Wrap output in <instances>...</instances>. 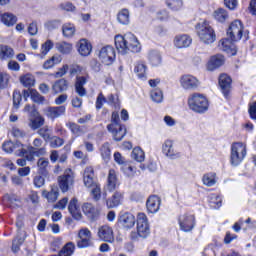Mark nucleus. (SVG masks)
I'll return each mask as SVG.
<instances>
[{
    "label": "nucleus",
    "instance_id": "1",
    "mask_svg": "<svg viewBox=\"0 0 256 256\" xmlns=\"http://www.w3.org/2000/svg\"><path fill=\"white\" fill-rule=\"evenodd\" d=\"M227 36L229 39H222L219 42V48L228 55H237V48L231 41H241V37H243V23L240 20L233 21L228 30Z\"/></svg>",
    "mask_w": 256,
    "mask_h": 256
},
{
    "label": "nucleus",
    "instance_id": "2",
    "mask_svg": "<svg viewBox=\"0 0 256 256\" xmlns=\"http://www.w3.org/2000/svg\"><path fill=\"white\" fill-rule=\"evenodd\" d=\"M115 47L121 55H127L129 51L132 53H141V43L133 33L118 34L114 38Z\"/></svg>",
    "mask_w": 256,
    "mask_h": 256
},
{
    "label": "nucleus",
    "instance_id": "3",
    "mask_svg": "<svg viewBox=\"0 0 256 256\" xmlns=\"http://www.w3.org/2000/svg\"><path fill=\"white\" fill-rule=\"evenodd\" d=\"M196 29L197 35L202 43L205 45L215 43L217 35L215 34L213 27H211V24H209V21L204 20L203 22H199Z\"/></svg>",
    "mask_w": 256,
    "mask_h": 256
},
{
    "label": "nucleus",
    "instance_id": "4",
    "mask_svg": "<svg viewBox=\"0 0 256 256\" xmlns=\"http://www.w3.org/2000/svg\"><path fill=\"white\" fill-rule=\"evenodd\" d=\"M107 130L113 135L114 141H121L127 135V128L121 125L119 113H112L111 123L107 126Z\"/></svg>",
    "mask_w": 256,
    "mask_h": 256
},
{
    "label": "nucleus",
    "instance_id": "5",
    "mask_svg": "<svg viewBox=\"0 0 256 256\" xmlns=\"http://www.w3.org/2000/svg\"><path fill=\"white\" fill-rule=\"evenodd\" d=\"M151 233L149 228V221L147 220V215L145 213H138L137 215V232H131L130 237L133 241H137L139 237L142 239H147Z\"/></svg>",
    "mask_w": 256,
    "mask_h": 256
},
{
    "label": "nucleus",
    "instance_id": "6",
    "mask_svg": "<svg viewBox=\"0 0 256 256\" xmlns=\"http://www.w3.org/2000/svg\"><path fill=\"white\" fill-rule=\"evenodd\" d=\"M188 105L195 113H205L209 109L207 97L201 93H193L188 97Z\"/></svg>",
    "mask_w": 256,
    "mask_h": 256
},
{
    "label": "nucleus",
    "instance_id": "7",
    "mask_svg": "<svg viewBox=\"0 0 256 256\" xmlns=\"http://www.w3.org/2000/svg\"><path fill=\"white\" fill-rule=\"evenodd\" d=\"M245 155H247V146H245V144L241 142L232 144L230 156L231 165L237 167V165L245 159Z\"/></svg>",
    "mask_w": 256,
    "mask_h": 256
},
{
    "label": "nucleus",
    "instance_id": "8",
    "mask_svg": "<svg viewBox=\"0 0 256 256\" xmlns=\"http://www.w3.org/2000/svg\"><path fill=\"white\" fill-rule=\"evenodd\" d=\"M77 247L78 249L93 247V235L91 234V230L88 228H81L78 231Z\"/></svg>",
    "mask_w": 256,
    "mask_h": 256
},
{
    "label": "nucleus",
    "instance_id": "9",
    "mask_svg": "<svg viewBox=\"0 0 256 256\" xmlns=\"http://www.w3.org/2000/svg\"><path fill=\"white\" fill-rule=\"evenodd\" d=\"M73 183H75V174L71 169H66L64 174L58 177V185L62 193H67L70 187H73Z\"/></svg>",
    "mask_w": 256,
    "mask_h": 256
},
{
    "label": "nucleus",
    "instance_id": "10",
    "mask_svg": "<svg viewBox=\"0 0 256 256\" xmlns=\"http://www.w3.org/2000/svg\"><path fill=\"white\" fill-rule=\"evenodd\" d=\"M201 81L191 74H184L180 77V86L184 91H195L199 89Z\"/></svg>",
    "mask_w": 256,
    "mask_h": 256
},
{
    "label": "nucleus",
    "instance_id": "11",
    "mask_svg": "<svg viewBox=\"0 0 256 256\" xmlns=\"http://www.w3.org/2000/svg\"><path fill=\"white\" fill-rule=\"evenodd\" d=\"M43 145V140L41 138H36L33 141V146H28L29 155L26 156L27 161H35V157H41V155H45V148H41Z\"/></svg>",
    "mask_w": 256,
    "mask_h": 256
},
{
    "label": "nucleus",
    "instance_id": "12",
    "mask_svg": "<svg viewBox=\"0 0 256 256\" xmlns=\"http://www.w3.org/2000/svg\"><path fill=\"white\" fill-rule=\"evenodd\" d=\"M115 57V48L113 46L102 47L99 51V59L104 65H113Z\"/></svg>",
    "mask_w": 256,
    "mask_h": 256
},
{
    "label": "nucleus",
    "instance_id": "13",
    "mask_svg": "<svg viewBox=\"0 0 256 256\" xmlns=\"http://www.w3.org/2000/svg\"><path fill=\"white\" fill-rule=\"evenodd\" d=\"M179 225L182 231L189 233L195 227V216L191 214H184L179 217Z\"/></svg>",
    "mask_w": 256,
    "mask_h": 256
},
{
    "label": "nucleus",
    "instance_id": "14",
    "mask_svg": "<svg viewBox=\"0 0 256 256\" xmlns=\"http://www.w3.org/2000/svg\"><path fill=\"white\" fill-rule=\"evenodd\" d=\"M98 237L100 241H104L105 243H113L115 241L113 228L108 225L101 226L98 229Z\"/></svg>",
    "mask_w": 256,
    "mask_h": 256
},
{
    "label": "nucleus",
    "instance_id": "15",
    "mask_svg": "<svg viewBox=\"0 0 256 256\" xmlns=\"http://www.w3.org/2000/svg\"><path fill=\"white\" fill-rule=\"evenodd\" d=\"M191 43H193V38L187 34H178L173 40L176 49H187V47H191Z\"/></svg>",
    "mask_w": 256,
    "mask_h": 256
},
{
    "label": "nucleus",
    "instance_id": "16",
    "mask_svg": "<svg viewBox=\"0 0 256 256\" xmlns=\"http://www.w3.org/2000/svg\"><path fill=\"white\" fill-rule=\"evenodd\" d=\"M223 65H225V56L216 54L210 57L206 69L207 71H215L216 69H219V67H223Z\"/></svg>",
    "mask_w": 256,
    "mask_h": 256
},
{
    "label": "nucleus",
    "instance_id": "17",
    "mask_svg": "<svg viewBox=\"0 0 256 256\" xmlns=\"http://www.w3.org/2000/svg\"><path fill=\"white\" fill-rule=\"evenodd\" d=\"M162 151L166 157L170 159H177L179 157V152L175 150V145L173 144V140H166L162 145Z\"/></svg>",
    "mask_w": 256,
    "mask_h": 256
},
{
    "label": "nucleus",
    "instance_id": "18",
    "mask_svg": "<svg viewBox=\"0 0 256 256\" xmlns=\"http://www.w3.org/2000/svg\"><path fill=\"white\" fill-rule=\"evenodd\" d=\"M68 211L72 215L73 219H76V221H81V217H83V215L81 214V206L76 198H73L70 201Z\"/></svg>",
    "mask_w": 256,
    "mask_h": 256
},
{
    "label": "nucleus",
    "instance_id": "19",
    "mask_svg": "<svg viewBox=\"0 0 256 256\" xmlns=\"http://www.w3.org/2000/svg\"><path fill=\"white\" fill-rule=\"evenodd\" d=\"M135 222V216L131 213H124L119 218V223L124 229H133Z\"/></svg>",
    "mask_w": 256,
    "mask_h": 256
},
{
    "label": "nucleus",
    "instance_id": "20",
    "mask_svg": "<svg viewBox=\"0 0 256 256\" xmlns=\"http://www.w3.org/2000/svg\"><path fill=\"white\" fill-rule=\"evenodd\" d=\"M82 211H83L84 215H86V217H88V219H90V221H95V219H97V217H99V209H97V207H95L91 203H85L82 206Z\"/></svg>",
    "mask_w": 256,
    "mask_h": 256
},
{
    "label": "nucleus",
    "instance_id": "21",
    "mask_svg": "<svg viewBox=\"0 0 256 256\" xmlns=\"http://www.w3.org/2000/svg\"><path fill=\"white\" fill-rule=\"evenodd\" d=\"M231 77L227 74H221L219 76V85L221 88V91L225 97L229 94V89H231Z\"/></svg>",
    "mask_w": 256,
    "mask_h": 256
},
{
    "label": "nucleus",
    "instance_id": "22",
    "mask_svg": "<svg viewBox=\"0 0 256 256\" xmlns=\"http://www.w3.org/2000/svg\"><path fill=\"white\" fill-rule=\"evenodd\" d=\"M95 172L93 171V167H86L84 170V175H83V181L85 187H93V185H97L95 182Z\"/></svg>",
    "mask_w": 256,
    "mask_h": 256
},
{
    "label": "nucleus",
    "instance_id": "23",
    "mask_svg": "<svg viewBox=\"0 0 256 256\" xmlns=\"http://www.w3.org/2000/svg\"><path fill=\"white\" fill-rule=\"evenodd\" d=\"M93 47L91 46V43L83 38L78 42V52L82 57H88V55H91Z\"/></svg>",
    "mask_w": 256,
    "mask_h": 256
},
{
    "label": "nucleus",
    "instance_id": "24",
    "mask_svg": "<svg viewBox=\"0 0 256 256\" xmlns=\"http://www.w3.org/2000/svg\"><path fill=\"white\" fill-rule=\"evenodd\" d=\"M25 239H27V232L25 230H19L16 238L12 242V251L17 253L22 245L25 243Z\"/></svg>",
    "mask_w": 256,
    "mask_h": 256
},
{
    "label": "nucleus",
    "instance_id": "25",
    "mask_svg": "<svg viewBox=\"0 0 256 256\" xmlns=\"http://www.w3.org/2000/svg\"><path fill=\"white\" fill-rule=\"evenodd\" d=\"M69 89V82L65 78H61L55 81L52 85V92L57 95V93H65Z\"/></svg>",
    "mask_w": 256,
    "mask_h": 256
},
{
    "label": "nucleus",
    "instance_id": "26",
    "mask_svg": "<svg viewBox=\"0 0 256 256\" xmlns=\"http://www.w3.org/2000/svg\"><path fill=\"white\" fill-rule=\"evenodd\" d=\"M161 205V199L157 196H150L146 202V207L149 213H157Z\"/></svg>",
    "mask_w": 256,
    "mask_h": 256
},
{
    "label": "nucleus",
    "instance_id": "27",
    "mask_svg": "<svg viewBox=\"0 0 256 256\" xmlns=\"http://www.w3.org/2000/svg\"><path fill=\"white\" fill-rule=\"evenodd\" d=\"M65 114V106L50 107L46 109V115L50 119H57Z\"/></svg>",
    "mask_w": 256,
    "mask_h": 256
},
{
    "label": "nucleus",
    "instance_id": "28",
    "mask_svg": "<svg viewBox=\"0 0 256 256\" xmlns=\"http://www.w3.org/2000/svg\"><path fill=\"white\" fill-rule=\"evenodd\" d=\"M15 57V51L13 48L7 45L0 46V59L1 61H7V59H13Z\"/></svg>",
    "mask_w": 256,
    "mask_h": 256
},
{
    "label": "nucleus",
    "instance_id": "29",
    "mask_svg": "<svg viewBox=\"0 0 256 256\" xmlns=\"http://www.w3.org/2000/svg\"><path fill=\"white\" fill-rule=\"evenodd\" d=\"M123 199V194L120 192H115L113 196L106 201V205L109 209H113V207H118L121 204Z\"/></svg>",
    "mask_w": 256,
    "mask_h": 256
},
{
    "label": "nucleus",
    "instance_id": "30",
    "mask_svg": "<svg viewBox=\"0 0 256 256\" xmlns=\"http://www.w3.org/2000/svg\"><path fill=\"white\" fill-rule=\"evenodd\" d=\"M43 125H45V118H43V116L38 115L29 119L28 126L33 131H37V129H39V127H43Z\"/></svg>",
    "mask_w": 256,
    "mask_h": 256
},
{
    "label": "nucleus",
    "instance_id": "31",
    "mask_svg": "<svg viewBox=\"0 0 256 256\" xmlns=\"http://www.w3.org/2000/svg\"><path fill=\"white\" fill-rule=\"evenodd\" d=\"M148 61L151 63L152 67H159L161 63V53L157 50H150L148 53Z\"/></svg>",
    "mask_w": 256,
    "mask_h": 256
},
{
    "label": "nucleus",
    "instance_id": "32",
    "mask_svg": "<svg viewBox=\"0 0 256 256\" xmlns=\"http://www.w3.org/2000/svg\"><path fill=\"white\" fill-rule=\"evenodd\" d=\"M14 153L16 157H25L29 155V146L25 149V145L23 143L17 141L14 145Z\"/></svg>",
    "mask_w": 256,
    "mask_h": 256
},
{
    "label": "nucleus",
    "instance_id": "33",
    "mask_svg": "<svg viewBox=\"0 0 256 256\" xmlns=\"http://www.w3.org/2000/svg\"><path fill=\"white\" fill-rule=\"evenodd\" d=\"M107 187L109 191H115V187H117V171L115 169L109 170Z\"/></svg>",
    "mask_w": 256,
    "mask_h": 256
},
{
    "label": "nucleus",
    "instance_id": "34",
    "mask_svg": "<svg viewBox=\"0 0 256 256\" xmlns=\"http://www.w3.org/2000/svg\"><path fill=\"white\" fill-rule=\"evenodd\" d=\"M1 21L6 27H13L17 23V16L7 12L2 14Z\"/></svg>",
    "mask_w": 256,
    "mask_h": 256
},
{
    "label": "nucleus",
    "instance_id": "35",
    "mask_svg": "<svg viewBox=\"0 0 256 256\" xmlns=\"http://www.w3.org/2000/svg\"><path fill=\"white\" fill-rule=\"evenodd\" d=\"M202 181L203 185L206 187H213V185H216L217 183V174H215V172L204 174Z\"/></svg>",
    "mask_w": 256,
    "mask_h": 256
},
{
    "label": "nucleus",
    "instance_id": "36",
    "mask_svg": "<svg viewBox=\"0 0 256 256\" xmlns=\"http://www.w3.org/2000/svg\"><path fill=\"white\" fill-rule=\"evenodd\" d=\"M134 72L139 79H145L147 77V65H145L143 62H136Z\"/></svg>",
    "mask_w": 256,
    "mask_h": 256
},
{
    "label": "nucleus",
    "instance_id": "37",
    "mask_svg": "<svg viewBox=\"0 0 256 256\" xmlns=\"http://www.w3.org/2000/svg\"><path fill=\"white\" fill-rule=\"evenodd\" d=\"M56 49L59 53H62V55H69V53L73 51V44L69 42H58Z\"/></svg>",
    "mask_w": 256,
    "mask_h": 256
},
{
    "label": "nucleus",
    "instance_id": "38",
    "mask_svg": "<svg viewBox=\"0 0 256 256\" xmlns=\"http://www.w3.org/2000/svg\"><path fill=\"white\" fill-rule=\"evenodd\" d=\"M37 167H38V171H39V173H41V175H47V171L49 169V159L40 158L37 161Z\"/></svg>",
    "mask_w": 256,
    "mask_h": 256
},
{
    "label": "nucleus",
    "instance_id": "39",
    "mask_svg": "<svg viewBox=\"0 0 256 256\" xmlns=\"http://www.w3.org/2000/svg\"><path fill=\"white\" fill-rule=\"evenodd\" d=\"M131 157L132 159H134V161H137L138 163H143V161H145V152L141 148L136 147L133 149Z\"/></svg>",
    "mask_w": 256,
    "mask_h": 256
},
{
    "label": "nucleus",
    "instance_id": "40",
    "mask_svg": "<svg viewBox=\"0 0 256 256\" xmlns=\"http://www.w3.org/2000/svg\"><path fill=\"white\" fill-rule=\"evenodd\" d=\"M117 21L121 25H129V10L128 9H122L118 15H117Z\"/></svg>",
    "mask_w": 256,
    "mask_h": 256
},
{
    "label": "nucleus",
    "instance_id": "41",
    "mask_svg": "<svg viewBox=\"0 0 256 256\" xmlns=\"http://www.w3.org/2000/svg\"><path fill=\"white\" fill-rule=\"evenodd\" d=\"M150 98L153 103H163V91L159 88L153 89L150 92Z\"/></svg>",
    "mask_w": 256,
    "mask_h": 256
},
{
    "label": "nucleus",
    "instance_id": "42",
    "mask_svg": "<svg viewBox=\"0 0 256 256\" xmlns=\"http://www.w3.org/2000/svg\"><path fill=\"white\" fill-rule=\"evenodd\" d=\"M20 83H22L24 87H33V85H35V76L25 74L24 76L20 77Z\"/></svg>",
    "mask_w": 256,
    "mask_h": 256
},
{
    "label": "nucleus",
    "instance_id": "43",
    "mask_svg": "<svg viewBox=\"0 0 256 256\" xmlns=\"http://www.w3.org/2000/svg\"><path fill=\"white\" fill-rule=\"evenodd\" d=\"M214 17L216 21L224 23V21H227L229 15L227 14V11L225 9L219 8L214 12Z\"/></svg>",
    "mask_w": 256,
    "mask_h": 256
},
{
    "label": "nucleus",
    "instance_id": "44",
    "mask_svg": "<svg viewBox=\"0 0 256 256\" xmlns=\"http://www.w3.org/2000/svg\"><path fill=\"white\" fill-rule=\"evenodd\" d=\"M75 25L73 24H64L62 26V33L64 35V37H68L71 38L75 35Z\"/></svg>",
    "mask_w": 256,
    "mask_h": 256
},
{
    "label": "nucleus",
    "instance_id": "45",
    "mask_svg": "<svg viewBox=\"0 0 256 256\" xmlns=\"http://www.w3.org/2000/svg\"><path fill=\"white\" fill-rule=\"evenodd\" d=\"M37 133L42 137V139H44V141H49V139H51L52 130L49 126H44L38 129Z\"/></svg>",
    "mask_w": 256,
    "mask_h": 256
},
{
    "label": "nucleus",
    "instance_id": "46",
    "mask_svg": "<svg viewBox=\"0 0 256 256\" xmlns=\"http://www.w3.org/2000/svg\"><path fill=\"white\" fill-rule=\"evenodd\" d=\"M4 199L8 202V205L12 208L19 207L21 200L15 195H5Z\"/></svg>",
    "mask_w": 256,
    "mask_h": 256
},
{
    "label": "nucleus",
    "instance_id": "47",
    "mask_svg": "<svg viewBox=\"0 0 256 256\" xmlns=\"http://www.w3.org/2000/svg\"><path fill=\"white\" fill-rule=\"evenodd\" d=\"M166 5L173 11H179L183 7V0H166Z\"/></svg>",
    "mask_w": 256,
    "mask_h": 256
},
{
    "label": "nucleus",
    "instance_id": "48",
    "mask_svg": "<svg viewBox=\"0 0 256 256\" xmlns=\"http://www.w3.org/2000/svg\"><path fill=\"white\" fill-rule=\"evenodd\" d=\"M49 141H50V147H52L53 149L63 147V144L65 143V140H63V138H60L57 136L50 137Z\"/></svg>",
    "mask_w": 256,
    "mask_h": 256
},
{
    "label": "nucleus",
    "instance_id": "49",
    "mask_svg": "<svg viewBox=\"0 0 256 256\" xmlns=\"http://www.w3.org/2000/svg\"><path fill=\"white\" fill-rule=\"evenodd\" d=\"M89 189H92V199H94V201H99V199H101V186L99 184H94L93 186L89 187Z\"/></svg>",
    "mask_w": 256,
    "mask_h": 256
},
{
    "label": "nucleus",
    "instance_id": "50",
    "mask_svg": "<svg viewBox=\"0 0 256 256\" xmlns=\"http://www.w3.org/2000/svg\"><path fill=\"white\" fill-rule=\"evenodd\" d=\"M100 153L104 161H109V159H111V149L109 148V144L106 143L102 145V147L100 148Z\"/></svg>",
    "mask_w": 256,
    "mask_h": 256
},
{
    "label": "nucleus",
    "instance_id": "51",
    "mask_svg": "<svg viewBox=\"0 0 256 256\" xmlns=\"http://www.w3.org/2000/svg\"><path fill=\"white\" fill-rule=\"evenodd\" d=\"M30 96L34 103H43L45 101V97H43L39 92H37V90L31 89Z\"/></svg>",
    "mask_w": 256,
    "mask_h": 256
},
{
    "label": "nucleus",
    "instance_id": "52",
    "mask_svg": "<svg viewBox=\"0 0 256 256\" xmlns=\"http://www.w3.org/2000/svg\"><path fill=\"white\" fill-rule=\"evenodd\" d=\"M53 49V42L51 40L46 41L41 47L40 57H45Z\"/></svg>",
    "mask_w": 256,
    "mask_h": 256
},
{
    "label": "nucleus",
    "instance_id": "53",
    "mask_svg": "<svg viewBox=\"0 0 256 256\" xmlns=\"http://www.w3.org/2000/svg\"><path fill=\"white\" fill-rule=\"evenodd\" d=\"M9 85V76L5 72H0V89H5Z\"/></svg>",
    "mask_w": 256,
    "mask_h": 256
},
{
    "label": "nucleus",
    "instance_id": "54",
    "mask_svg": "<svg viewBox=\"0 0 256 256\" xmlns=\"http://www.w3.org/2000/svg\"><path fill=\"white\" fill-rule=\"evenodd\" d=\"M22 99H23V97L21 96V92H19V91H14L13 92V106H14V109H19V105H20Z\"/></svg>",
    "mask_w": 256,
    "mask_h": 256
},
{
    "label": "nucleus",
    "instance_id": "55",
    "mask_svg": "<svg viewBox=\"0 0 256 256\" xmlns=\"http://www.w3.org/2000/svg\"><path fill=\"white\" fill-rule=\"evenodd\" d=\"M59 197V191L57 189H52L47 193L46 198L50 203H55Z\"/></svg>",
    "mask_w": 256,
    "mask_h": 256
},
{
    "label": "nucleus",
    "instance_id": "56",
    "mask_svg": "<svg viewBox=\"0 0 256 256\" xmlns=\"http://www.w3.org/2000/svg\"><path fill=\"white\" fill-rule=\"evenodd\" d=\"M34 186L37 187V189H41L43 185H45V178L41 175H37L33 179Z\"/></svg>",
    "mask_w": 256,
    "mask_h": 256
},
{
    "label": "nucleus",
    "instance_id": "57",
    "mask_svg": "<svg viewBox=\"0 0 256 256\" xmlns=\"http://www.w3.org/2000/svg\"><path fill=\"white\" fill-rule=\"evenodd\" d=\"M15 148V143L8 141V142H4L2 145V149L3 151H5V153H13Z\"/></svg>",
    "mask_w": 256,
    "mask_h": 256
},
{
    "label": "nucleus",
    "instance_id": "58",
    "mask_svg": "<svg viewBox=\"0 0 256 256\" xmlns=\"http://www.w3.org/2000/svg\"><path fill=\"white\" fill-rule=\"evenodd\" d=\"M87 84V77L85 76H77L75 86L77 87H85Z\"/></svg>",
    "mask_w": 256,
    "mask_h": 256
},
{
    "label": "nucleus",
    "instance_id": "59",
    "mask_svg": "<svg viewBox=\"0 0 256 256\" xmlns=\"http://www.w3.org/2000/svg\"><path fill=\"white\" fill-rule=\"evenodd\" d=\"M71 104H72V107H74L76 109H80L81 105H83V99L76 96V97L72 98Z\"/></svg>",
    "mask_w": 256,
    "mask_h": 256
},
{
    "label": "nucleus",
    "instance_id": "60",
    "mask_svg": "<svg viewBox=\"0 0 256 256\" xmlns=\"http://www.w3.org/2000/svg\"><path fill=\"white\" fill-rule=\"evenodd\" d=\"M67 203H69V199L65 197L62 198L54 207L55 209H65V207H67Z\"/></svg>",
    "mask_w": 256,
    "mask_h": 256
},
{
    "label": "nucleus",
    "instance_id": "61",
    "mask_svg": "<svg viewBox=\"0 0 256 256\" xmlns=\"http://www.w3.org/2000/svg\"><path fill=\"white\" fill-rule=\"evenodd\" d=\"M37 32H38L37 22L30 23V25L28 27V33L30 35H37Z\"/></svg>",
    "mask_w": 256,
    "mask_h": 256
},
{
    "label": "nucleus",
    "instance_id": "62",
    "mask_svg": "<svg viewBox=\"0 0 256 256\" xmlns=\"http://www.w3.org/2000/svg\"><path fill=\"white\" fill-rule=\"evenodd\" d=\"M68 99V96L67 94H61L60 96H58L56 99H55V104L56 105H63V103H65Z\"/></svg>",
    "mask_w": 256,
    "mask_h": 256
},
{
    "label": "nucleus",
    "instance_id": "63",
    "mask_svg": "<svg viewBox=\"0 0 256 256\" xmlns=\"http://www.w3.org/2000/svg\"><path fill=\"white\" fill-rule=\"evenodd\" d=\"M249 113H250L251 119H254V121H256V101L250 104Z\"/></svg>",
    "mask_w": 256,
    "mask_h": 256
},
{
    "label": "nucleus",
    "instance_id": "64",
    "mask_svg": "<svg viewBox=\"0 0 256 256\" xmlns=\"http://www.w3.org/2000/svg\"><path fill=\"white\" fill-rule=\"evenodd\" d=\"M224 5L228 7V9H235L237 7V0H224Z\"/></svg>",
    "mask_w": 256,
    "mask_h": 256
}]
</instances>
